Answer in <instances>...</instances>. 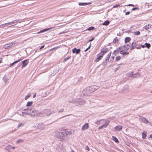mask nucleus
Returning a JSON list of instances; mask_svg holds the SVG:
<instances>
[{"label": "nucleus", "mask_w": 152, "mask_h": 152, "mask_svg": "<svg viewBox=\"0 0 152 152\" xmlns=\"http://www.w3.org/2000/svg\"><path fill=\"white\" fill-rule=\"evenodd\" d=\"M38 113V111L33 108L28 109L26 110V113L23 112L22 115L23 116H24L26 113H27L28 115H30L31 116H34L37 115Z\"/></svg>", "instance_id": "obj_1"}, {"label": "nucleus", "mask_w": 152, "mask_h": 152, "mask_svg": "<svg viewBox=\"0 0 152 152\" xmlns=\"http://www.w3.org/2000/svg\"><path fill=\"white\" fill-rule=\"evenodd\" d=\"M66 130L63 129L60 130L58 132L56 133V136L57 137L60 139H65L66 138Z\"/></svg>", "instance_id": "obj_2"}, {"label": "nucleus", "mask_w": 152, "mask_h": 152, "mask_svg": "<svg viewBox=\"0 0 152 152\" xmlns=\"http://www.w3.org/2000/svg\"><path fill=\"white\" fill-rule=\"evenodd\" d=\"M18 20H14L11 22H9L8 23H4L0 25V28H2L5 26H8V27H10L11 26H13L12 25L13 24L15 25L18 21Z\"/></svg>", "instance_id": "obj_3"}, {"label": "nucleus", "mask_w": 152, "mask_h": 152, "mask_svg": "<svg viewBox=\"0 0 152 152\" xmlns=\"http://www.w3.org/2000/svg\"><path fill=\"white\" fill-rule=\"evenodd\" d=\"M90 88L89 87L84 89L81 95L82 96H90L92 94V92L90 89Z\"/></svg>", "instance_id": "obj_4"}, {"label": "nucleus", "mask_w": 152, "mask_h": 152, "mask_svg": "<svg viewBox=\"0 0 152 152\" xmlns=\"http://www.w3.org/2000/svg\"><path fill=\"white\" fill-rule=\"evenodd\" d=\"M72 101L74 103L76 104L77 105H83L85 103V101L84 100L80 99H74Z\"/></svg>", "instance_id": "obj_5"}, {"label": "nucleus", "mask_w": 152, "mask_h": 152, "mask_svg": "<svg viewBox=\"0 0 152 152\" xmlns=\"http://www.w3.org/2000/svg\"><path fill=\"white\" fill-rule=\"evenodd\" d=\"M37 129L42 130L44 129L45 125L43 123H41L37 124Z\"/></svg>", "instance_id": "obj_6"}, {"label": "nucleus", "mask_w": 152, "mask_h": 152, "mask_svg": "<svg viewBox=\"0 0 152 152\" xmlns=\"http://www.w3.org/2000/svg\"><path fill=\"white\" fill-rule=\"evenodd\" d=\"M89 87L90 88V89L91 90V92H92V93L99 88V86L95 85Z\"/></svg>", "instance_id": "obj_7"}, {"label": "nucleus", "mask_w": 152, "mask_h": 152, "mask_svg": "<svg viewBox=\"0 0 152 152\" xmlns=\"http://www.w3.org/2000/svg\"><path fill=\"white\" fill-rule=\"evenodd\" d=\"M103 123H104V124L99 127L98 128L99 129H100L103 128H105L107 127L109 124V121H107L105 122V120H103Z\"/></svg>", "instance_id": "obj_8"}, {"label": "nucleus", "mask_w": 152, "mask_h": 152, "mask_svg": "<svg viewBox=\"0 0 152 152\" xmlns=\"http://www.w3.org/2000/svg\"><path fill=\"white\" fill-rule=\"evenodd\" d=\"M23 65L22 66V68H23V67H25L29 63V61L28 60L26 59L24 60L22 62Z\"/></svg>", "instance_id": "obj_9"}, {"label": "nucleus", "mask_w": 152, "mask_h": 152, "mask_svg": "<svg viewBox=\"0 0 152 152\" xmlns=\"http://www.w3.org/2000/svg\"><path fill=\"white\" fill-rule=\"evenodd\" d=\"M72 52L73 53H76L77 54L79 53L80 51V49H77L76 48H75L72 49Z\"/></svg>", "instance_id": "obj_10"}, {"label": "nucleus", "mask_w": 152, "mask_h": 152, "mask_svg": "<svg viewBox=\"0 0 152 152\" xmlns=\"http://www.w3.org/2000/svg\"><path fill=\"white\" fill-rule=\"evenodd\" d=\"M140 120L144 123H147L148 122V121L146 119V118L142 116H140Z\"/></svg>", "instance_id": "obj_11"}, {"label": "nucleus", "mask_w": 152, "mask_h": 152, "mask_svg": "<svg viewBox=\"0 0 152 152\" xmlns=\"http://www.w3.org/2000/svg\"><path fill=\"white\" fill-rule=\"evenodd\" d=\"M88 127V123H86L83 125L82 128V130L83 131L87 129Z\"/></svg>", "instance_id": "obj_12"}, {"label": "nucleus", "mask_w": 152, "mask_h": 152, "mask_svg": "<svg viewBox=\"0 0 152 152\" xmlns=\"http://www.w3.org/2000/svg\"><path fill=\"white\" fill-rule=\"evenodd\" d=\"M115 129L116 131H119L121 130L122 129V127L121 126H117L115 127Z\"/></svg>", "instance_id": "obj_13"}, {"label": "nucleus", "mask_w": 152, "mask_h": 152, "mask_svg": "<svg viewBox=\"0 0 152 152\" xmlns=\"http://www.w3.org/2000/svg\"><path fill=\"white\" fill-rule=\"evenodd\" d=\"M141 46L143 48L147 47L148 48H149L151 47V45L149 43H145L143 45H141Z\"/></svg>", "instance_id": "obj_14"}, {"label": "nucleus", "mask_w": 152, "mask_h": 152, "mask_svg": "<svg viewBox=\"0 0 152 152\" xmlns=\"http://www.w3.org/2000/svg\"><path fill=\"white\" fill-rule=\"evenodd\" d=\"M130 45L128 44L125 45L124 46V50H126L130 48Z\"/></svg>", "instance_id": "obj_15"}, {"label": "nucleus", "mask_w": 152, "mask_h": 152, "mask_svg": "<svg viewBox=\"0 0 152 152\" xmlns=\"http://www.w3.org/2000/svg\"><path fill=\"white\" fill-rule=\"evenodd\" d=\"M101 52L102 53H104V54L107 52V48H103L101 50Z\"/></svg>", "instance_id": "obj_16"}, {"label": "nucleus", "mask_w": 152, "mask_h": 152, "mask_svg": "<svg viewBox=\"0 0 152 152\" xmlns=\"http://www.w3.org/2000/svg\"><path fill=\"white\" fill-rule=\"evenodd\" d=\"M3 80L4 82L6 83L9 80V78L6 75H4L3 78Z\"/></svg>", "instance_id": "obj_17"}, {"label": "nucleus", "mask_w": 152, "mask_h": 152, "mask_svg": "<svg viewBox=\"0 0 152 152\" xmlns=\"http://www.w3.org/2000/svg\"><path fill=\"white\" fill-rule=\"evenodd\" d=\"M91 4V3L89 2V3H79V5L80 6H84L88 4Z\"/></svg>", "instance_id": "obj_18"}, {"label": "nucleus", "mask_w": 152, "mask_h": 152, "mask_svg": "<svg viewBox=\"0 0 152 152\" xmlns=\"http://www.w3.org/2000/svg\"><path fill=\"white\" fill-rule=\"evenodd\" d=\"M22 59H19L16 61H15L13 63L10 64V66H12L14 65L15 64L17 63H18V62L22 60Z\"/></svg>", "instance_id": "obj_19"}, {"label": "nucleus", "mask_w": 152, "mask_h": 152, "mask_svg": "<svg viewBox=\"0 0 152 152\" xmlns=\"http://www.w3.org/2000/svg\"><path fill=\"white\" fill-rule=\"evenodd\" d=\"M45 112L46 113V114L47 115H49L51 113V112L50 111V110L48 109H46L45 110Z\"/></svg>", "instance_id": "obj_20"}, {"label": "nucleus", "mask_w": 152, "mask_h": 152, "mask_svg": "<svg viewBox=\"0 0 152 152\" xmlns=\"http://www.w3.org/2000/svg\"><path fill=\"white\" fill-rule=\"evenodd\" d=\"M131 40V38L129 37H126L125 40V43L129 42Z\"/></svg>", "instance_id": "obj_21"}, {"label": "nucleus", "mask_w": 152, "mask_h": 152, "mask_svg": "<svg viewBox=\"0 0 152 152\" xmlns=\"http://www.w3.org/2000/svg\"><path fill=\"white\" fill-rule=\"evenodd\" d=\"M50 29V28H45V29H43L41 30V31H40L39 32H38L37 33L40 34V33L43 32H45V31H46L48 30H49Z\"/></svg>", "instance_id": "obj_22"}, {"label": "nucleus", "mask_w": 152, "mask_h": 152, "mask_svg": "<svg viewBox=\"0 0 152 152\" xmlns=\"http://www.w3.org/2000/svg\"><path fill=\"white\" fill-rule=\"evenodd\" d=\"M72 132L71 131H68L66 130V137L68 136V135H70L71 134Z\"/></svg>", "instance_id": "obj_23"}, {"label": "nucleus", "mask_w": 152, "mask_h": 152, "mask_svg": "<svg viewBox=\"0 0 152 152\" xmlns=\"http://www.w3.org/2000/svg\"><path fill=\"white\" fill-rule=\"evenodd\" d=\"M110 23V22L108 20H107L104 22L102 24V25L104 26L108 25Z\"/></svg>", "instance_id": "obj_24"}, {"label": "nucleus", "mask_w": 152, "mask_h": 152, "mask_svg": "<svg viewBox=\"0 0 152 152\" xmlns=\"http://www.w3.org/2000/svg\"><path fill=\"white\" fill-rule=\"evenodd\" d=\"M151 27V26L148 24V25L145 26L144 27V28L146 30H147L150 28Z\"/></svg>", "instance_id": "obj_25"}, {"label": "nucleus", "mask_w": 152, "mask_h": 152, "mask_svg": "<svg viewBox=\"0 0 152 152\" xmlns=\"http://www.w3.org/2000/svg\"><path fill=\"white\" fill-rule=\"evenodd\" d=\"M118 41H119V40H118V38L117 37H116L113 40V42L114 43H118Z\"/></svg>", "instance_id": "obj_26"}, {"label": "nucleus", "mask_w": 152, "mask_h": 152, "mask_svg": "<svg viewBox=\"0 0 152 152\" xmlns=\"http://www.w3.org/2000/svg\"><path fill=\"white\" fill-rule=\"evenodd\" d=\"M102 58V57L100 56H99L96 59V60H95V61L96 62H98L99 60H101Z\"/></svg>", "instance_id": "obj_27"}, {"label": "nucleus", "mask_w": 152, "mask_h": 152, "mask_svg": "<svg viewBox=\"0 0 152 152\" xmlns=\"http://www.w3.org/2000/svg\"><path fill=\"white\" fill-rule=\"evenodd\" d=\"M112 138L113 140L116 142H118L119 141L118 139L114 136H112Z\"/></svg>", "instance_id": "obj_28"}, {"label": "nucleus", "mask_w": 152, "mask_h": 152, "mask_svg": "<svg viewBox=\"0 0 152 152\" xmlns=\"http://www.w3.org/2000/svg\"><path fill=\"white\" fill-rule=\"evenodd\" d=\"M111 52H110L108 54L107 56L106 57V58L108 59V60H109V59L110 58V56L111 55Z\"/></svg>", "instance_id": "obj_29"}, {"label": "nucleus", "mask_w": 152, "mask_h": 152, "mask_svg": "<svg viewBox=\"0 0 152 152\" xmlns=\"http://www.w3.org/2000/svg\"><path fill=\"white\" fill-rule=\"evenodd\" d=\"M142 138L143 139H145L146 136V133L145 132L144 133L143 132L142 133Z\"/></svg>", "instance_id": "obj_30"}, {"label": "nucleus", "mask_w": 152, "mask_h": 152, "mask_svg": "<svg viewBox=\"0 0 152 152\" xmlns=\"http://www.w3.org/2000/svg\"><path fill=\"white\" fill-rule=\"evenodd\" d=\"M32 102H28L26 104L27 106H29L31 105L32 104Z\"/></svg>", "instance_id": "obj_31"}, {"label": "nucleus", "mask_w": 152, "mask_h": 152, "mask_svg": "<svg viewBox=\"0 0 152 152\" xmlns=\"http://www.w3.org/2000/svg\"><path fill=\"white\" fill-rule=\"evenodd\" d=\"M121 58V57L120 56H118L117 57H116L115 58V61H119Z\"/></svg>", "instance_id": "obj_32"}, {"label": "nucleus", "mask_w": 152, "mask_h": 152, "mask_svg": "<svg viewBox=\"0 0 152 152\" xmlns=\"http://www.w3.org/2000/svg\"><path fill=\"white\" fill-rule=\"evenodd\" d=\"M102 120H99L98 121H96L95 123L97 125L99 124H100V122Z\"/></svg>", "instance_id": "obj_33"}, {"label": "nucleus", "mask_w": 152, "mask_h": 152, "mask_svg": "<svg viewBox=\"0 0 152 152\" xmlns=\"http://www.w3.org/2000/svg\"><path fill=\"white\" fill-rule=\"evenodd\" d=\"M140 32L139 31H137L134 32V35H138L140 34Z\"/></svg>", "instance_id": "obj_34"}, {"label": "nucleus", "mask_w": 152, "mask_h": 152, "mask_svg": "<svg viewBox=\"0 0 152 152\" xmlns=\"http://www.w3.org/2000/svg\"><path fill=\"white\" fill-rule=\"evenodd\" d=\"M133 42H132V44H131V45H130V46H131L130 49L131 50L133 49L135 47L134 46H133Z\"/></svg>", "instance_id": "obj_35"}, {"label": "nucleus", "mask_w": 152, "mask_h": 152, "mask_svg": "<svg viewBox=\"0 0 152 152\" xmlns=\"http://www.w3.org/2000/svg\"><path fill=\"white\" fill-rule=\"evenodd\" d=\"M31 94H28L25 97V100H27L28 98L30 96Z\"/></svg>", "instance_id": "obj_36"}, {"label": "nucleus", "mask_w": 152, "mask_h": 152, "mask_svg": "<svg viewBox=\"0 0 152 152\" xmlns=\"http://www.w3.org/2000/svg\"><path fill=\"white\" fill-rule=\"evenodd\" d=\"M94 28V27L93 26L89 27L88 28V30L90 31L92 30H93Z\"/></svg>", "instance_id": "obj_37"}, {"label": "nucleus", "mask_w": 152, "mask_h": 152, "mask_svg": "<svg viewBox=\"0 0 152 152\" xmlns=\"http://www.w3.org/2000/svg\"><path fill=\"white\" fill-rule=\"evenodd\" d=\"M24 140H23L21 139H19L18 140L17 142V143H21L22 142H23Z\"/></svg>", "instance_id": "obj_38"}, {"label": "nucleus", "mask_w": 152, "mask_h": 152, "mask_svg": "<svg viewBox=\"0 0 152 152\" xmlns=\"http://www.w3.org/2000/svg\"><path fill=\"white\" fill-rule=\"evenodd\" d=\"M64 148L63 147H62L60 151L59 150V152H64Z\"/></svg>", "instance_id": "obj_39"}, {"label": "nucleus", "mask_w": 152, "mask_h": 152, "mask_svg": "<svg viewBox=\"0 0 152 152\" xmlns=\"http://www.w3.org/2000/svg\"><path fill=\"white\" fill-rule=\"evenodd\" d=\"M70 58V57L69 56H68L66 58H64V61H66L67 60H68Z\"/></svg>", "instance_id": "obj_40"}, {"label": "nucleus", "mask_w": 152, "mask_h": 152, "mask_svg": "<svg viewBox=\"0 0 152 152\" xmlns=\"http://www.w3.org/2000/svg\"><path fill=\"white\" fill-rule=\"evenodd\" d=\"M109 61L108 59L106 58V59L104 60V61L103 62V63L105 64H107V63Z\"/></svg>", "instance_id": "obj_41"}, {"label": "nucleus", "mask_w": 152, "mask_h": 152, "mask_svg": "<svg viewBox=\"0 0 152 152\" xmlns=\"http://www.w3.org/2000/svg\"><path fill=\"white\" fill-rule=\"evenodd\" d=\"M129 53V52H124V53H123V56H124L126 55H127Z\"/></svg>", "instance_id": "obj_42"}, {"label": "nucleus", "mask_w": 152, "mask_h": 152, "mask_svg": "<svg viewBox=\"0 0 152 152\" xmlns=\"http://www.w3.org/2000/svg\"><path fill=\"white\" fill-rule=\"evenodd\" d=\"M124 88L126 89L127 90H128L129 89V86L128 85H126L124 86Z\"/></svg>", "instance_id": "obj_43"}, {"label": "nucleus", "mask_w": 152, "mask_h": 152, "mask_svg": "<svg viewBox=\"0 0 152 152\" xmlns=\"http://www.w3.org/2000/svg\"><path fill=\"white\" fill-rule=\"evenodd\" d=\"M64 110V109H61L60 110H58V112L60 113L61 112H63Z\"/></svg>", "instance_id": "obj_44"}, {"label": "nucleus", "mask_w": 152, "mask_h": 152, "mask_svg": "<svg viewBox=\"0 0 152 152\" xmlns=\"http://www.w3.org/2000/svg\"><path fill=\"white\" fill-rule=\"evenodd\" d=\"M120 6V5L119 4H117V5H114L113 6V8H116V7H118L119 6Z\"/></svg>", "instance_id": "obj_45"}, {"label": "nucleus", "mask_w": 152, "mask_h": 152, "mask_svg": "<svg viewBox=\"0 0 152 152\" xmlns=\"http://www.w3.org/2000/svg\"><path fill=\"white\" fill-rule=\"evenodd\" d=\"M99 56H101L102 58L103 56V55H104V53H102V52H100L99 54Z\"/></svg>", "instance_id": "obj_46"}, {"label": "nucleus", "mask_w": 152, "mask_h": 152, "mask_svg": "<svg viewBox=\"0 0 152 152\" xmlns=\"http://www.w3.org/2000/svg\"><path fill=\"white\" fill-rule=\"evenodd\" d=\"M124 50L121 49V51L120 52V53L123 55V53H124Z\"/></svg>", "instance_id": "obj_47"}, {"label": "nucleus", "mask_w": 152, "mask_h": 152, "mask_svg": "<svg viewBox=\"0 0 152 152\" xmlns=\"http://www.w3.org/2000/svg\"><path fill=\"white\" fill-rule=\"evenodd\" d=\"M23 124H22V123L20 124L18 126V127L19 128V127L23 126Z\"/></svg>", "instance_id": "obj_48"}, {"label": "nucleus", "mask_w": 152, "mask_h": 152, "mask_svg": "<svg viewBox=\"0 0 152 152\" xmlns=\"http://www.w3.org/2000/svg\"><path fill=\"white\" fill-rule=\"evenodd\" d=\"M86 149L88 151H89L90 150V149H89V147H88V146L86 147Z\"/></svg>", "instance_id": "obj_49"}, {"label": "nucleus", "mask_w": 152, "mask_h": 152, "mask_svg": "<svg viewBox=\"0 0 152 152\" xmlns=\"http://www.w3.org/2000/svg\"><path fill=\"white\" fill-rule=\"evenodd\" d=\"M138 9V8H136V7H135V8H133L132 9V10H137V9Z\"/></svg>", "instance_id": "obj_50"}, {"label": "nucleus", "mask_w": 152, "mask_h": 152, "mask_svg": "<svg viewBox=\"0 0 152 152\" xmlns=\"http://www.w3.org/2000/svg\"><path fill=\"white\" fill-rule=\"evenodd\" d=\"M129 14H130V12H127L126 13L125 15H129Z\"/></svg>", "instance_id": "obj_51"}, {"label": "nucleus", "mask_w": 152, "mask_h": 152, "mask_svg": "<svg viewBox=\"0 0 152 152\" xmlns=\"http://www.w3.org/2000/svg\"><path fill=\"white\" fill-rule=\"evenodd\" d=\"M94 37H93V38H92L90 40H89V42H91V41H92L93 40H94Z\"/></svg>", "instance_id": "obj_52"}, {"label": "nucleus", "mask_w": 152, "mask_h": 152, "mask_svg": "<svg viewBox=\"0 0 152 152\" xmlns=\"http://www.w3.org/2000/svg\"><path fill=\"white\" fill-rule=\"evenodd\" d=\"M121 49H122L121 48H118V51H120H120H121Z\"/></svg>", "instance_id": "obj_53"}, {"label": "nucleus", "mask_w": 152, "mask_h": 152, "mask_svg": "<svg viewBox=\"0 0 152 152\" xmlns=\"http://www.w3.org/2000/svg\"><path fill=\"white\" fill-rule=\"evenodd\" d=\"M45 46L44 45H43L41 47H40L39 48V49L40 50H41V49H42Z\"/></svg>", "instance_id": "obj_54"}, {"label": "nucleus", "mask_w": 152, "mask_h": 152, "mask_svg": "<svg viewBox=\"0 0 152 152\" xmlns=\"http://www.w3.org/2000/svg\"><path fill=\"white\" fill-rule=\"evenodd\" d=\"M136 75H137V76H140V74L139 73H137V74Z\"/></svg>", "instance_id": "obj_55"}, {"label": "nucleus", "mask_w": 152, "mask_h": 152, "mask_svg": "<svg viewBox=\"0 0 152 152\" xmlns=\"http://www.w3.org/2000/svg\"><path fill=\"white\" fill-rule=\"evenodd\" d=\"M128 5L129 6H134V5H133V4H129Z\"/></svg>", "instance_id": "obj_56"}, {"label": "nucleus", "mask_w": 152, "mask_h": 152, "mask_svg": "<svg viewBox=\"0 0 152 152\" xmlns=\"http://www.w3.org/2000/svg\"><path fill=\"white\" fill-rule=\"evenodd\" d=\"M36 94H34L33 95V98H34V97H36Z\"/></svg>", "instance_id": "obj_57"}, {"label": "nucleus", "mask_w": 152, "mask_h": 152, "mask_svg": "<svg viewBox=\"0 0 152 152\" xmlns=\"http://www.w3.org/2000/svg\"><path fill=\"white\" fill-rule=\"evenodd\" d=\"M91 46V44H90V45L89 46V47L87 48V49L88 50L90 48Z\"/></svg>", "instance_id": "obj_58"}, {"label": "nucleus", "mask_w": 152, "mask_h": 152, "mask_svg": "<svg viewBox=\"0 0 152 152\" xmlns=\"http://www.w3.org/2000/svg\"><path fill=\"white\" fill-rule=\"evenodd\" d=\"M136 48L137 49H140L141 48V47H139L138 46V47H136Z\"/></svg>", "instance_id": "obj_59"}, {"label": "nucleus", "mask_w": 152, "mask_h": 152, "mask_svg": "<svg viewBox=\"0 0 152 152\" xmlns=\"http://www.w3.org/2000/svg\"><path fill=\"white\" fill-rule=\"evenodd\" d=\"M150 138H152V134H151V135H150Z\"/></svg>", "instance_id": "obj_60"}, {"label": "nucleus", "mask_w": 152, "mask_h": 152, "mask_svg": "<svg viewBox=\"0 0 152 152\" xmlns=\"http://www.w3.org/2000/svg\"><path fill=\"white\" fill-rule=\"evenodd\" d=\"M10 47V45H9L8 46H7V47H6V48H9Z\"/></svg>", "instance_id": "obj_61"}, {"label": "nucleus", "mask_w": 152, "mask_h": 152, "mask_svg": "<svg viewBox=\"0 0 152 152\" xmlns=\"http://www.w3.org/2000/svg\"><path fill=\"white\" fill-rule=\"evenodd\" d=\"M88 50V49H87V48H86V50H84V51H85V52H86V51H87V50Z\"/></svg>", "instance_id": "obj_62"}, {"label": "nucleus", "mask_w": 152, "mask_h": 152, "mask_svg": "<svg viewBox=\"0 0 152 152\" xmlns=\"http://www.w3.org/2000/svg\"><path fill=\"white\" fill-rule=\"evenodd\" d=\"M2 61V59H0V63Z\"/></svg>", "instance_id": "obj_63"}, {"label": "nucleus", "mask_w": 152, "mask_h": 152, "mask_svg": "<svg viewBox=\"0 0 152 152\" xmlns=\"http://www.w3.org/2000/svg\"><path fill=\"white\" fill-rule=\"evenodd\" d=\"M12 148L13 149H14L15 148V147H12Z\"/></svg>", "instance_id": "obj_64"}]
</instances>
